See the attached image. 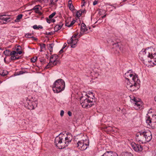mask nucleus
Here are the masks:
<instances>
[{"mask_svg":"<svg viewBox=\"0 0 156 156\" xmlns=\"http://www.w3.org/2000/svg\"><path fill=\"white\" fill-rule=\"evenodd\" d=\"M67 136H65L63 134L60 133L57 136L55 140L54 143L56 146L59 149H64L67 147L68 144L72 140V136L71 133H66Z\"/></svg>","mask_w":156,"mask_h":156,"instance_id":"obj_1","label":"nucleus"},{"mask_svg":"<svg viewBox=\"0 0 156 156\" xmlns=\"http://www.w3.org/2000/svg\"><path fill=\"white\" fill-rule=\"evenodd\" d=\"M151 51L149 48L144 49V51L142 50L140 53L139 56L141 60L143 61L144 60V58H150L151 60L150 61H148V62L149 63H152L153 65L152 66H153L156 65V58L155 57L156 53H155L153 55L152 52H150Z\"/></svg>","mask_w":156,"mask_h":156,"instance_id":"obj_2","label":"nucleus"},{"mask_svg":"<svg viewBox=\"0 0 156 156\" xmlns=\"http://www.w3.org/2000/svg\"><path fill=\"white\" fill-rule=\"evenodd\" d=\"M91 95L93 98L90 97V96L88 95L87 94H85L86 98H85L84 96H82L80 98V103L82 107L83 108H90L94 104L92 103L95 101V100H94L93 98H94V95H93L92 93H91Z\"/></svg>","mask_w":156,"mask_h":156,"instance_id":"obj_3","label":"nucleus"},{"mask_svg":"<svg viewBox=\"0 0 156 156\" xmlns=\"http://www.w3.org/2000/svg\"><path fill=\"white\" fill-rule=\"evenodd\" d=\"M65 83L62 79H60L55 81L52 88L54 93H59L63 90L65 88Z\"/></svg>","mask_w":156,"mask_h":156,"instance_id":"obj_4","label":"nucleus"},{"mask_svg":"<svg viewBox=\"0 0 156 156\" xmlns=\"http://www.w3.org/2000/svg\"><path fill=\"white\" fill-rule=\"evenodd\" d=\"M136 80V81L133 80V84L132 86L131 87L129 90L131 91H133L137 90L140 87V81L138 78V76H133V80Z\"/></svg>","mask_w":156,"mask_h":156,"instance_id":"obj_5","label":"nucleus"},{"mask_svg":"<svg viewBox=\"0 0 156 156\" xmlns=\"http://www.w3.org/2000/svg\"><path fill=\"white\" fill-rule=\"evenodd\" d=\"M37 101H32L27 100L24 103V106L29 110H33L37 107Z\"/></svg>","mask_w":156,"mask_h":156,"instance_id":"obj_6","label":"nucleus"},{"mask_svg":"<svg viewBox=\"0 0 156 156\" xmlns=\"http://www.w3.org/2000/svg\"><path fill=\"white\" fill-rule=\"evenodd\" d=\"M144 132L141 131L136 134V139L140 144H145L147 142L146 139L144 136Z\"/></svg>","mask_w":156,"mask_h":156,"instance_id":"obj_7","label":"nucleus"},{"mask_svg":"<svg viewBox=\"0 0 156 156\" xmlns=\"http://www.w3.org/2000/svg\"><path fill=\"white\" fill-rule=\"evenodd\" d=\"M131 101L133 103L135 108L137 110H141L142 108V103L140 99H136L133 97V98L131 99Z\"/></svg>","mask_w":156,"mask_h":156,"instance_id":"obj_8","label":"nucleus"},{"mask_svg":"<svg viewBox=\"0 0 156 156\" xmlns=\"http://www.w3.org/2000/svg\"><path fill=\"white\" fill-rule=\"evenodd\" d=\"M78 34V33H77L73 35L70 39L67 41L68 44H71V46L72 48H74L76 47V45L78 41V39L76 38Z\"/></svg>","mask_w":156,"mask_h":156,"instance_id":"obj_9","label":"nucleus"},{"mask_svg":"<svg viewBox=\"0 0 156 156\" xmlns=\"http://www.w3.org/2000/svg\"><path fill=\"white\" fill-rule=\"evenodd\" d=\"M88 144L85 143L83 140H79L76 144V147L81 151H84L87 149L88 146Z\"/></svg>","mask_w":156,"mask_h":156,"instance_id":"obj_10","label":"nucleus"},{"mask_svg":"<svg viewBox=\"0 0 156 156\" xmlns=\"http://www.w3.org/2000/svg\"><path fill=\"white\" fill-rule=\"evenodd\" d=\"M58 58V56L56 55H54L51 56L50 59V62L46 66L45 68L48 69L49 67V66L51 65V64H53V65H56L57 62H58V61L56 60V59Z\"/></svg>","mask_w":156,"mask_h":156,"instance_id":"obj_11","label":"nucleus"},{"mask_svg":"<svg viewBox=\"0 0 156 156\" xmlns=\"http://www.w3.org/2000/svg\"><path fill=\"white\" fill-rule=\"evenodd\" d=\"M131 145L133 149L135 151H141L143 150L142 147L140 144H136L135 143L132 142Z\"/></svg>","mask_w":156,"mask_h":156,"instance_id":"obj_12","label":"nucleus"},{"mask_svg":"<svg viewBox=\"0 0 156 156\" xmlns=\"http://www.w3.org/2000/svg\"><path fill=\"white\" fill-rule=\"evenodd\" d=\"M149 112L147 114L146 116V123L148 127L149 128L151 127L152 129H154L155 127L152 125V122L150 119V117L149 115Z\"/></svg>","mask_w":156,"mask_h":156,"instance_id":"obj_13","label":"nucleus"},{"mask_svg":"<svg viewBox=\"0 0 156 156\" xmlns=\"http://www.w3.org/2000/svg\"><path fill=\"white\" fill-rule=\"evenodd\" d=\"M144 136L146 139L147 142L150 141L152 139V134L149 131L144 132Z\"/></svg>","mask_w":156,"mask_h":156,"instance_id":"obj_14","label":"nucleus"},{"mask_svg":"<svg viewBox=\"0 0 156 156\" xmlns=\"http://www.w3.org/2000/svg\"><path fill=\"white\" fill-rule=\"evenodd\" d=\"M10 18L8 15H0V20L5 21V22L4 23H6V22H10L11 20H10Z\"/></svg>","mask_w":156,"mask_h":156,"instance_id":"obj_15","label":"nucleus"},{"mask_svg":"<svg viewBox=\"0 0 156 156\" xmlns=\"http://www.w3.org/2000/svg\"><path fill=\"white\" fill-rule=\"evenodd\" d=\"M131 71L129 70V71H128L126 73L124 76V77L127 80H129L130 79L128 78L129 77L130 78H132V77H133V76H137L135 74V75H133L132 73H131Z\"/></svg>","mask_w":156,"mask_h":156,"instance_id":"obj_16","label":"nucleus"},{"mask_svg":"<svg viewBox=\"0 0 156 156\" xmlns=\"http://www.w3.org/2000/svg\"><path fill=\"white\" fill-rule=\"evenodd\" d=\"M75 22V20H73L72 21L70 22L66 20V21L65 26L69 27H70L74 24Z\"/></svg>","mask_w":156,"mask_h":156,"instance_id":"obj_17","label":"nucleus"},{"mask_svg":"<svg viewBox=\"0 0 156 156\" xmlns=\"http://www.w3.org/2000/svg\"><path fill=\"white\" fill-rule=\"evenodd\" d=\"M127 82H126V87L129 89L132 86V85L133 84V81H136V80H133V77L132 78V80H131V82H130L129 80H127Z\"/></svg>","mask_w":156,"mask_h":156,"instance_id":"obj_18","label":"nucleus"},{"mask_svg":"<svg viewBox=\"0 0 156 156\" xmlns=\"http://www.w3.org/2000/svg\"><path fill=\"white\" fill-rule=\"evenodd\" d=\"M41 9V8H40L38 7V6L36 5L32 9L29 10H27V11L28 12L31 11L32 10H34L35 11V12L36 13H37L39 11V9Z\"/></svg>","mask_w":156,"mask_h":156,"instance_id":"obj_19","label":"nucleus"},{"mask_svg":"<svg viewBox=\"0 0 156 156\" xmlns=\"http://www.w3.org/2000/svg\"><path fill=\"white\" fill-rule=\"evenodd\" d=\"M87 29L86 25L83 23H82L81 25V30L85 32L87 30Z\"/></svg>","mask_w":156,"mask_h":156,"instance_id":"obj_20","label":"nucleus"},{"mask_svg":"<svg viewBox=\"0 0 156 156\" xmlns=\"http://www.w3.org/2000/svg\"><path fill=\"white\" fill-rule=\"evenodd\" d=\"M68 6L70 10H73L74 9V7L72 4V1L71 0H70L69 1Z\"/></svg>","mask_w":156,"mask_h":156,"instance_id":"obj_21","label":"nucleus"},{"mask_svg":"<svg viewBox=\"0 0 156 156\" xmlns=\"http://www.w3.org/2000/svg\"><path fill=\"white\" fill-rule=\"evenodd\" d=\"M23 15L22 14H20L18 15L16 19L15 20V22H18L20 21V20L22 18Z\"/></svg>","mask_w":156,"mask_h":156,"instance_id":"obj_22","label":"nucleus"},{"mask_svg":"<svg viewBox=\"0 0 156 156\" xmlns=\"http://www.w3.org/2000/svg\"><path fill=\"white\" fill-rule=\"evenodd\" d=\"M54 45V44L53 43H51V44H49V46L48 48V49L50 51V52L51 51H52Z\"/></svg>","mask_w":156,"mask_h":156,"instance_id":"obj_23","label":"nucleus"},{"mask_svg":"<svg viewBox=\"0 0 156 156\" xmlns=\"http://www.w3.org/2000/svg\"><path fill=\"white\" fill-rule=\"evenodd\" d=\"M10 51L9 49H6L4 51L3 53L6 56H10Z\"/></svg>","mask_w":156,"mask_h":156,"instance_id":"obj_24","label":"nucleus"},{"mask_svg":"<svg viewBox=\"0 0 156 156\" xmlns=\"http://www.w3.org/2000/svg\"><path fill=\"white\" fill-rule=\"evenodd\" d=\"M48 2L49 1L50 2V4L51 5H55V3L58 1V0H47Z\"/></svg>","mask_w":156,"mask_h":156,"instance_id":"obj_25","label":"nucleus"},{"mask_svg":"<svg viewBox=\"0 0 156 156\" xmlns=\"http://www.w3.org/2000/svg\"><path fill=\"white\" fill-rule=\"evenodd\" d=\"M27 73V72L26 71L24 72L22 71H20L19 72H17V73H15V75L16 76L19 75H20L23 74V73Z\"/></svg>","mask_w":156,"mask_h":156,"instance_id":"obj_26","label":"nucleus"},{"mask_svg":"<svg viewBox=\"0 0 156 156\" xmlns=\"http://www.w3.org/2000/svg\"><path fill=\"white\" fill-rule=\"evenodd\" d=\"M33 36V34L28 33L26 34L25 35V37L27 38H31Z\"/></svg>","mask_w":156,"mask_h":156,"instance_id":"obj_27","label":"nucleus"},{"mask_svg":"<svg viewBox=\"0 0 156 156\" xmlns=\"http://www.w3.org/2000/svg\"><path fill=\"white\" fill-rule=\"evenodd\" d=\"M81 11L80 10L77 12L76 13V16L78 17H79L81 16Z\"/></svg>","mask_w":156,"mask_h":156,"instance_id":"obj_28","label":"nucleus"},{"mask_svg":"<svg viewBox=\"0 0 156 156\" xmlns=\"http://www.w3.org/2000/svg\"><path fill=\"white\" fill-rule=\"evenodd\" d=\"M8 74V72L6 70H4L1 74V75L4 76H6Z\"/></svg>","mask_w":156,"mask_h":156,"instance_id":"obj_29","label":"nucleus"},{"mask_svg":"<svg viewBox=\"0 0 156 156\" xmlns=\"http://www.w3.org/2000/svg\"><path fill=\"white\" fill-rule=\"evenodd\" d=\"M39 45L41 49H44L45 50V45L44 44H40Z\"/></svg>","mask_w":156,"mask_h":156,"instance_id":"obj_30","label":"nucleus"},{"mask_svg":"<svg viewBox=\"0 0 156 156\" xmlns=\"http://www.w3.org/2000/svg\"><path fill=\"white\" fill-rule=\"evenodd\" d=\"M55 14H56V12H53L49 16V19H52L55 15Z\"/></svg>","mask_w":156,"mask_h":156,"instance_id":"obj_31","label":"nucleus"},{"mask_svg":"<svg viewBox=\"0 0 156 156\" xmlns=\"http://www.w3.org/2000/svg\"><path fill=\"white\" fill-rule=\"evenodd\" d=\"M54 30L55 31H57L61 29V28H59V27L58 25H56L54 28Z\"/></svg>","mask_w":156,"mask_h":156,"instance_id":"obj_32","label":"nucleus"},{"mask_svg":"<svg viewBox=\"0 0 156 156\" xmlns=\"http://www.w3.org/2000/svg\"><path fill=\"white\" fill-rule=\"evenodd\" d=\"M17 53L16 51H12V52L10 51V55H14Z\"/></svg>","mask_w":156,"mask_h":156,"instance_id":"obj_33","label":"nucleus"},{"mask_svg":"<svg viewBox=\"0 0 156 156\" xmlns=\"http://www.w3.org/2000/svg\"><path fill=\"white\" fill-rule=\"evenodd\" d=\"M84 32H83V31L81 30L78 35L79 38L81 36L83 35L84 34Z\"/></svg>","mask_w":156,"mask_h":156,"instance_id":"obj_34","label":"nucleus"},{"mask_svg":"<svg viewBox=\"0 0 156 156\" xmlns=\"http://www.w3.org/2000/svg\"><path fill=\"white\" fill-rule=\"evenodd\" d=\"M124 156H133V155L131 153L126 152Z\"/></svg>","mask_w":156,"mask_h":156,"instance_id":"obj_35","label":"nucleus"},{"mask_svg":"<svg viewBox=\"0 0 156 156\" xmlns=\"http://www.w3.org/2000/svg\"><path fill=\"white\" fill-rule=\"evenodd\" d=\"M37 58V57H36L35 58L33 57V58H32L31 59V61L32 62H35Z\"/></svg>","mask_w":156,"mask_h":156,"instance_id":"obj_36","label":"nucleus"},{"mask_svg":"<svg viewBox=\"0 0 156 156\" xmlns=\"http://www.w3.org/2000/svg\"><path fill=\"white\" fill-rule=\"evenodd\" d=\"M21 48V47L20 46H18L17 47L15 48V50L16 51H18L20 50Z\"/></svg>","mask_w":156,"mask_h":156,"instance_id":"obj_37","label":"nucleus"},{"mask_svg":"<svg viewBox=\"0 0 156 156\" xmlns=\"http://www.w3.org/2000/svg\"><path fill=\"white\" fill-rule=\"evenodd\" d=\"M60 28H61L62 27V26L63 25V23H62V22H60L59 23V24L58 25H57Z\"/></svg>","mask_w":156,"mask_h":156,"instance_id":"obj_38","label":"nucleus"},{"mask_svg":"<svg viewBox=\"0 0 156 156\" xmlns=\"http://www.w3.org/2000/svg\"><path fill=\"white\" fill-rule=\"evenodd\" d=\"M16 57L14 55H12L10 57V59L12 60H16Z\"/></svg>","mask_w":156,"mask_h":156,"instance_id":"obj_39","label":"nucleus"},{"mask_svg":"<svg viewBox=\"0 0 156 156\" xmlns=\"http://www.w3.org/2000/svg\"><path fill=\"white\" fill-rule=\"evenodd\" d=\"M46 21L47 22L49 23H50L51 22V20H50L49 19H48V18H46Z\"/></svg>","mask_w":156,"mask_h":156,"instance_id":"obj_40","label":"nucleus"},{"mask_svg":"<svg viewBox=\"0 0 156 156\" xmlns=\"http://www.w3.org/2000/svg\"><path fill=\"white\" fill-rule=\"evenodd\" d=\"M64 111L62 110L60 112V115L61 117H62L63 115H64Z\"/></svg>","mask_w":156,"mask_h":156,"instance_id":"obj_41","label":"nucleus"},{"mask_svg":"<svg viewBox=\"0 0 156 156\" xmlns=\"http://www.w3.org/2000/svg\"><path fill=\"white\" fill-rule=\"evenodd\" d=\"M45 34L47 35H51L53 34V33L50 32L48 33L46 32Z\"/></svg>","mask_w":156,"mask_h":156,"instance_id":"obj_42","label":"nucleus"},{"mask_svg":"<svg viewBox=\"0 0 156 156\" xmlns=\"http://www.w3.org/2000/svg\"><path fill=\"white\" fill-rule=\"evenodd\" d=\"M33 28L34 29H38V26L36 25H34L33 26Z\"/></svg>","mask_w":156,"mask_h":156,"instance_id":"obj_43","label":"nucleus"},{"mask_svg":"<svg viewBox=\"0 0 156 156\" xmlns=\"http://www.w3.org/2000/svg\"><path fill=\"white\" fill-rule=\"evenodd\" d=\"M98 3V1H95L93 2V5H95L97 4Z\"/></svg>","mask_w":156,"mask_h":156,"instance_id":"obj_44","label":"nucleus"},{"mask_svg":"<svg viewBox=\"0 0 156 156\" xmlns=\"http://www.w3.org/2000/svg\"><path fill=\"white\" fill-rule=\"evenodd\" d=\"M80 11H81V13L82 14V13H85L86 12V11L85 9H83V10H80Z\"/></svg>","mask_w":156,"mask_h":156,"instance_id":"obj_45","label":"nucleus"},{"mask_svg":"<svg viewBox=\"0 0 156 156\" xmlns=\"http://www.w3.org/2000/svg\"><path fill=\"white\" fill-rule=\"evenodd\" d=\"M31 38H32V40H34L35 41H36L37 40V39L35 37H34L33 36H32V37H31Z\"/></svg>","mask_w":156,"mask_h":156,"instance_id":"obj_46","label":"nucleus"},{"mask_svg":"<svg viewBox=\"0 0 156 156\" xmlns=\"http://www.w3.org/2000/svg\"><path fill=\"white\" fill-rule=\"evenodd\" d=\"M68 115L70 116H71L72 115V113L69 111L68 112Z\"/></svg>","mask_w":156,"mask_h":156,"instance_id":"obj_47","label":"nucleus"},{"mask_svg":"<svg viewBox=\"0 0 156 156\" xmlns=\"http://www.w3.org/2000/svg\"><path fill=\"white\" fill-rule=\"evenodd\" d=\"M63 49L62 48L59 51V53L61 54L63 52Z\"/></svg>","mask_w":156,"mask_h":156,"instance_id":"obj_48","label":"nucleus"},{"mask_svg":"<svg viewBox=\"0 0 156 156\" xmlns=\"http://www.w3.org/2000/svg\"><path fill=\"white\" fill-rule=\"evenodd\" d=\"M66 43H65L64 44V45L62 48L63 49L66 47Z\"/></svg>","mask_w":156,"mask_h":156,"instance_id":"obj_49","label":"nucleus"},{"mask_svg":"<svg viewBox=\"0 0 156 156\" xmlns=\"http://www.w3.org/2000/svg\"><path fill=\"white\" fill-rule=\"evenodd\" d=\"M22 53V51H20L17 52L16 54H19V55H21Z\"/></svg>","mask_w":156,"mask_h":156,"instance_id":"obj_50","label":"nucleus"},{"mask_svg":"<svg viewBox=\"0 0 156 156\" xmlns=\"http://www.w3.org/2000/svg\"><path fill=\"white\" fill-rule=\"evenodd\" d=\"M38 29L39 28L42 29V28H43V27L41 25H39L38 26Z\"/></svg>","mask_w":156,"mask_h":156,"instance_id":"obj_51","label":"nucleus"},{"mask_svg":"<svg viewBox=\"0 0 156 156\" xmlns=\"http://www.w3.org/2000/svg\"><path fill=\"white\" fill-rule=\"evenodd\" d=\"M37 13L38 14L40 15H41L42 14V12L40 11L38 12Z\"/></svg>","mask_w":156,"mask_h":156,"instance_id":"obj_52","label":"nucleus"},{"mask_svg":"<svg viewBox=\"0 0 156 156\" xmlns=\"http://www.w3.org/2000/svg\"><path fill=\"white\" fill-rule=\"evenodd\" d=\"M99 22V23L102 22V20L101 19H99L97 21V22Z\"/></svg>","mask_w":156,"mask_h":156,"instance_id":"obj_53","label":"nucleus"},{"mask_svg":"<svg viewBox=\"0 0 156 156\" xmlns=\"http://www.w3.org/2000/svg\"><path fill=\"white\" fill-rule=\"evenodd\" d=\"M55 21V20L54 19H52L51 20V22H52L53 23H54Z\"/></svg>","mask_w":156,"mask_h":156,"instance_id":"obj_54","label":"nucleus"},{"mask_svg":"<svg viewBox=\"0 0 156 156\" xmlns=\"http://www.w3.org/2000/svg\"><path fill=\"white\" fill-rule=\"evenodd\" d=\"M114 45L116 47H117L118 48H119V45H118V44H115Z\"/></svg>","mask_w":156,"mask_h":156,"instance_id":"obj_55","label":"nucleus"},{"mask_svg":"<svg viewBox=\"0 0 156 156\" xmlns=\"http://www.w3.org/2000/svg\"><path fill=\"white\" fill-rule=\"evenodd\" d=\"M106 16V15H104L102 17V18H105Z\"/></svg>","mask_w":156,"mask_h":156,"instance_id":"obj_56","label":"nucleus"},{"mask_svg":"<svg viewBox=\"0 0 156 156\" xmlns=\"http://www.w3.org/2000/svg\"><path fill=\"white\" fill-rule=\"evenodd\" d=\"M38 1L40 2H41L43 1H42V0H38Z\"/></svg>","mask_w":156,"mask_h":156,"instance_id":"obj_57","label":"nucleus"},{"mask_svg":"<svg viewBox=\"0 0 156 156\" xmlns=\"http://www.w3.org/2000/svg\"><path fill=\"white\" fill-rule=\"evenodd\" d=\"M20 58V57H16V59H19Z\"/></svg>","mask_w":156,"mask_h":156,"instance_id":"obj_58","label":"nucleus"},{"mask_svg":"<svg viewBox=\"0 0 156 156\" xmlns=\"http://www.w3.org/2000/svg\"><path fill=\"white\" fill-rule=\"evenodd\" d=\"M44 49H41V50H40V51L41 52V51H42Z\"/></svg>","mask_w":156,"mask_h":156,"instance_id":"obj_59","label":"nucleus"},{"mask_svg":"<svg viewBox=\"0 0 156 156\" xmlns=\"http://www.w3.org/2000/svg\"><path fill=\"white\" fill-rule=\"evenodd\" d=\"M84 4H83V5H81V6H84Z\"/></svg>","mask_w":156,"mask_h":156,"instance_id":"obj_60","label":"nucleus"},{"mask_svg":"<svg viewBox=\"0 0 156 156\" xmlns=\"http://www.w3.org/2000/svg\"><path fill=\"white\" fill-rule=\"evenodd\" d=\"M45 0H42V1H44V2H45Z\"/></svg>","mask_w":156,"mask_h":156,"instance_id":"obj_61","label":"nucleus"},{"mask_svg":"<svg viewBox=\"0 0 156 156\" xmlns=\"http://www.w3.org/2000/svg\"><path fill=\"white\" fill-rule=\"evenodd\" d=\"M4 61H5V58H4Z\"/></svg>","mask_w":156,"mask_h":156,"instance_id":"obj_62","label":"nucleus"},{"mask_svg":"<svg viewBox=\"0 0 156 156\" xmlns=\"http://www.w3.org/2000/svg\"><path fill=\"white\" fill-rule=\"evenodd\" d=\"M83 1H85V0H83Z\"/></svg>","mask_w":156,"mask_h":156,"instance_id":"obj_63","label":"nucleus"}]
</instances>
